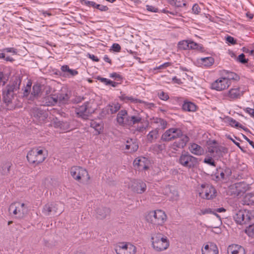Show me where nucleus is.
Returning <instances> with one entry per match:
<instances>
[{
  "label": "nucleus",
  "instance_id": "36",
  "mask_svg": "<svg viewBox=\"0 0 254 254\" xmlns=\"http://www.w3.org/2000/svg\"><path fill=\"white\" fill-rule=\"evenodd\" d=\"M158 134L157 129L152 130L146 136L147 141L149 142H153L158 138Z\"/></svg>",
  "mask_w": 254,
  "mask_h": 254
},
{
  "label": "nucleus",
  "instance_id": "11",
  "mask_svg": "<svg viewBox=\"0 0 254 254\" xmlns=\"http://www.w3.org/2000/svg\"><path fill=\"white\" fill-rule=\"evenodd\" d=\"M182 130L180 128L171 127L166 130L161 136V139L163 141H170L175 140L182 135Z\"/></svg>",
  "mask_w": 254,
  "mask_h": 254
},
{
  "label": "nucleus",
  "instance_id": "48",
  "mask_svg": "<svg viewBox=\"0 0 254 254\" xmlns=\"http://www.w3.org/2000/svg\"><path fill=\"white\" fill-rule=\"evenodd\" d=\"M156 122L158 124H159L160 127L163 129H164L167 127V122L162 119H161V118L157 119Z\"/></svg>",
  "mask_w": 254,
  "mask_h": 254
},
{
  "label": "nucleus",
  "instance_id": "16",
  "mask_svg": "<svg viewBox=\"0 0 254 254\" xmlns=\"http://www.w3.org/2000/svg\"><path fill=\"white\" fill-rule=\"evenodd\" d=\"M128 188L135 192L142 193L146 190V185L141 180H130Z\"/></svg>",
  "mask_w": 254,
  "mask_h": 254
},
{
  "label": "nucleus",
  "instance_id": "46",
  "mask_svg": "<svg viewBox=\"0 0 254 254\" xmlns=\"http://www.w3.org/2000/svg\"><path fill=\"white\" fill-rule=\"evenodd\" d=\"M178 48L180 50L189 49V40H183L178 43Z\"/></svg>",
  "mask_w": 254,
  "mask_h": 254
},
{
  "label": "nucleus",
  "instance_id": "4",
  "mask_svg": "<svg viewBox=\"0 0 254 254\" xmlns=\"http://www.w3.org/2000/svg\"><path fill=\"white\" fill-rule=\"evenodd\" d=\"M95 109L96 105L94 100L90 99L82 105L76 107L75 112L78 117L86 119L90 115L94 112Z\"/></svg>",
  "mask_w": 254,
  "mask_h": 254
},
{
  "label": "nucleus",
  "instance_id": "5",
  "mask_svg": "<svg viewBox=\"0 0 254 254\" xmlns=\"http://www.w3.org/2000/svg\"><path fill=\"white\" fill-rule=\"evenodd\" d=\"M178 162L184 167L191 169L198 165V159L190 154L188 152L184 151L180 155Z\"/></svg>",
  "mask_w": 254,
  "mask_h": 254
},
{
  "label": "nucleus",
  "instance_id": "10",
  "mask_svg": "<svg viewBox=\"0 0 254 254\" xmlns=\"http://www.w3.org/2000/svg\"><path fill=\"white\" fill-rule=\"evenodd\" d=\"M199 196L204 199H213L216 195L215 189L210 184H204L201 186Z\"/></svg>",
  "mask_w": 254,
  "mask_h": 254
},
{
  "label": "nucleus",
  "instance_id": "1",
  "mask_svg": "<svg viewBox=\"0 0 254 254\" xmlns=\"http://www.w3.org/2000/svg\"><path fill=\"white\" fill-rule=\"evenodd\" d=\"M151 245L156 252H162L167 250L170 245L167 237L159 232H153L151 234Z\"/></svg>",
  "mask_w": 254,
  "mask_h": 254
},
{
  "label": "nucleus",
  "instance_id": "34",
  "mask_svg": "<svg viewBox=\"0 0 254 254\" xmlns=\"http://www.w3.org/2000/svg\"><path fill=\"white\" fill-rule=\"evenodd\" d=\"M182 108L183 110L188 112H194L196 109V106L192 102H184Z\"/></svg>",
  "mask_w": 254,
  "mask_h": 254
},
{
  "label": "nucleus",
  "instance_id": "42",
  "mask_svg": "<svg viewBox=\"0 0 254 254\" xmlns=\"http://www.w3.org/2000/svg\"><path fill=\"white\" fill-rule=\"evenodd\" d=\"M167 1L170 4L176 7H182L186 5L183 0H167Z\"/></svg>",
  "mask_w": 254,
  "mask_h": 254
},
{
  "label": "nucleus",
  "instance_id": "9",
  "mask_svg": "<svg viewBox=\"0 0 254 254\" xmlns=\"http://www.w3.org/2000/svg\"><path fill=\"white\" fill-rule=\"evenodd\" d=\"M244 91L240 87L234 86L228 91L223 93V98L230 101L240 99L244 94Z\"/></svg>",
  "mask_w": 254,
  "mask_h": 254
},
{
  "label": "nucleus",
  "instance_id": "51",
  "mask_svg": "<svg viewBox=\"0 0 254 254\" xmlns=\"http://www.w3.org/2000/svg\"><path fill=\"white\" fill-rule=\"evenodd\" d=\"M90 126L92 128H94L96 130H100L101 128V126L98 124L95 121H92L91 122Z\"/></svg>",
  "mask_w": 254,
  "mask_h": 254
},
{
  "label": "nucleus",
  "instance_id": "45",
  "mask_svg": "<svg viewBox=\"0 0 254 254\" xmlns=\"http://www.w3.org/2000/svg\"><path fill=\"white\" fill-rule=\"evenodd\" d=\"M213 156H209L208 154L207 157L204 159L203 162L210 166L216 167V163L213 159Z\"/></svg>",
  "mask_w": 254,
  "mask_h": 254
},
{
  "label": "nucleus",
  "instance_id": "56",
  "mask_svg": "<svg viewBox=\"0 0 254 254\" xmlns=\"http://www.w3.org/2000/svg\"><path fill=\"white\" fill-rule=\"evenodd\" d=\"M44 92L45 93L46 96L51 94L52 93V88L49 86H46L43 89Z\"/></svg>",
  "mask_w": 254,
  "mask_h": 254
},
{
  "label": "nucleus",
  "instance_id": "23",
  "mask_svg": "<svg viewBox=\"0 0 254 254\" xmlns=\"http://www.w3.org/2000/svg\"><path fill=\"white\" fill-rule=\"evenodd\" d=\"M228 254H246L245 249L236 244L230 245L227 249Z\"/></svg>",
  "mask_w": 254,
  "mask_h": 254
},
{
  "label": "nucleus",
  "instance_id": "26",
  "mask_svg": "<svg viewBox=\"0 0 254 254\" xmlns=\"http://www.w3.org/2000/svg\"><path fill=\"white\" fill-rule=\"evenodd\" d=\"M129 116L127 115V113L126 110H121L120 111L117 117V122L121 125H126V120L127 119Z\"/></svg>",
  "mask_w": 254,
  "mask_h": 254
},
{
  "label": "nucleus",
  "instance_id": "37",
  "mask_svg": "<svg viewBox=\"0 0 254 254\" xmlns=\"http://www.w3.org/2000/svg\"><path fill=\"white\" fill-rule=\"evenodd\" d=\"M224 78L229 82H230L231 80L238 81L240 79V76L238 74L229 71H226V76Z\"/></svg>",
  "mask_w": 254,
  "mask_h": 254
},
{
  "label": "nucleus",
  "instance_id": "41",
  "mask_svg": "<svg viewBox=\"0 0 254 254\" xmlns=\"http://www.w3.org/2000/svg\"><path fill=\"white\" fill-rule=\"evenodd\" d=\"M121 108L120 104L118 103H113L108 106V111L111 113L114 114L117 112Z\"/></svg>",
  "mask_w": 254,
  "mask_h": 254
},
{
  "label": "nucleus",
  "instance_id": "38",
  "mask_svg": "<svg viewBox=\"0 0 254 254\" xmlns=\"http://www.w3.org/2000/svg\"><path fill=\"white\" fill-rule=\"evenodd\" d=\"M228 152V149L226 147L222 146L217 145L216 154L213 156V158H219Z\"/></svg>",
  "mask_w": 254,
  "mask_h": 254
},
{
  "label": "nucleus",
  "instance_id": "18",
  "mask_svg": "<svg viewBox=\"0 0 254 254\" xmlns=\"http://www.w3.org/2000/svg\"><path fill=\"white\" fill-rule=\"evenodd\" d=\"M171 144V148L175 150H178L179 149L184 148L187 143L189 141L190 138L186 134L182 132V135H180L177 139Z\"/></svg>",
  "mask_w": 254,
  "mask_h": 254
},
{
  "label": "nucleus",
  "instance_id": "62",
  "mask_svg": "<svg viewBox=\"0 0 254 254\" xmlns=\"http://www.w3.org/2000/svg\"><path fill=\"white\" fill-rule=\"evenodd\" d=\"M84 100V98L81 96H78L75 98V99L73 100V102L75 103H78L81 102L83 100Z\"/></svg>",
  "mask_w": 254,
  "mask_h": 254
},
{
  "label": "nucleus",
  "instance_id": "31",
  "mask_svg": "<svg viewBox=\"0 0 254 254\" xmlns=\"http://www.w3.org/2000/svg\"><path fill=\"white\" fill-rule=\"evenodd\" d=\"M199 62L202 65L209 67L214 64V60L211 57L201 58L199 60Z\"/></svg>",
  "mask_w": 254,
  "mask_h": 254
},
{
  "label": "nucleus",
  "instance_id": "27",
  "mask_svg": "<svg viewBox=\"0 0 254 254\" xmlns=\"http://www.w3.org/2000/svg\"><path fill=\"white\" fill-rule=\"evenodd\" d=\"M84 3L87 6L98 9L101 11H107L109 9L106 5L97 4L92 1L85 0Z\"/></svg>",
  "mask_w": 254,
  "mask_h": 254
},
{
  "label": "nucleus",
  "instance_id": "20",
  "mask_svg": "<svg viewBox=\"0 0 254 254\" xmlns=\"http://www.w3.org/2000/svg\"><path fill=\"white\" fill-rule=\"evenodd\" d=\"M149 161L145 157H140L136 158L133 162V166L138 170H147L148 168Z\"/></svg>",
  "mask_w": 254,
  "mask_h": 254
},
{
  "label": "nucleus",
  "instance_id": "50",
  "mask_svg": "<svg viewBox=\"0 0 254 254\" xmlns=\"http://www.w3.org/2000/svg\"><path fill=\"white\" fill-rule=\"evenodd\" d=\"M199 47L196 43L189 40V49H198Z\"/></svg>",
  "mask_w": 254,
  "mask_h": 254
},
{
  "label": "nucleus",
  "instance_id": "3",
  "mask_svg": "<svg viewBox=\"0 0 254 254\" xmlns=\"http://www.w3.org/2000/svg\"><path fill=\"white\" fill-rule=\"evenodd\" d=\"M146 220L156 226H163L167 220V216L162 210L156 209L150 211L146 216Z\"/></svg>",
  "mask_w": 254,
  "mask_h": 254
},
{
  "label": "nucleus",
  "instance_id": "33",
  "mask_svg": "<svg viewBox=\"0 0 254 254\" xmlns=\"http://www.w3.org/2000/svg\"><path fill=\"white\" fill-rule=\"evenodd\" d=\"M217 145H218L217 144V142L215 140H213L208 144L207 151L210 153L209 156L213 157L215 154H216Z\"/></svg>",
  "mask_w": 254,
  "mask_h": 254
},
{
  "label": "nucleus",
  "instance_id": "49",
  "mask_svg": "<svg viewBox=\"0 0 254 254\" xmlns=\"http://www.w3.org/2000/svg\"><path fill=\"white\" fill-rule=\"evenodd\" d=\"M159 98L162 100L166 101L169 98V96L167 93L164 91H161L158 93Z\"/></svg>",
  "mask_w": 254,
  "mask_h": 254
},
{
  "label": "nucleus",
  "instance_id": "60",
  "mask_svg": "<svg viewBox=\"0 0 254 254\" xmlns=\"http://www.w3.org/2000/svg\"><path fill=\"white\" fill-rule=\"evenodd\" d=\"M146 7V9L149 11L153 12H157L158 11V8L155 7L152 5H147Z\"/></svg>",
  "mask_w": 254,
  "mask_h": 254
},
{
  "label": "nucleus",
  "instance_id": "21",
  "mask_svg": "<svg viewBox=\"0 0 254 254\" xmlns=\"http://www.w3.org/2000/svg\"><path fill=\"white\" fill-rule=\"evenodd\" d=\"M42 212L46 215H49L51 213L55 214L57 212L61 213L62 210L58 211V204L56 203H47L43 207Z\"/></svg>",
  "mask_w": 254,
  "mask_h": 254
},
{
  "label": "nucleus",
  "instance_id": "58",
  "mask_svg": "<svg viewBox=\"0 0 254 254\" xmlns=\"http://www.w3.org/2000/svg\"><path fill=\"white\" fill-rule=\"evenodd\" d=\"M226 40L228 43L232 45H235L236 44V40L232 36H228L226 37Z\"/></svg>",
  "mask_w": 254,
  "mask_h": 254
},
{
  "label": "nucleus",
  "instance_id": "59",
  "mask_svg": "<svg viewBox=\"0 0 254 254\" xmlns=\"http://www.w3.org/2000/svg\"><path fill=\"white\" fill-rule=\"evenodd\" d=\"M110 77L113 78H114L115 79L119 80L122 79L121 76L116 73V72H113L110 74Z\"/></svg>",
  "mask_w": 254,
  "mask_h": 254
},
{
  "label": "nucleus",
  "instance_id": "63",
  "mask_svg": "<svg viewBox=\"0 0 254 254\" xmlns=\"http://www.w3.org/2000/svg\"><path fill=\"white\" fill-rule=\"evenodd\" d=\"M30 88H31V84H30L29 86H28V87H25V90L23 92V95L24 96H28V95L29 93V91L30 90Z\"/></svg>",
  "mask_w": 254,
  "mask_h": 254
},
{
  "label": "nucleus",
  "instance_id": "25",
  "mask_svg": "<svg viewBox=\"0 0 254 254\" xmlns=\"http://www.w3.org/2000/svg\"><path fill=\"white\" fill-rule=\"evenodd\" d=\"M58 102V97L57 95L51 94L46 96L43 100L44 105L50 106H54Z\"/></svg>",
  "mask_w": 254,
  "mask_h": 254
},
{
  "label": "nucleus",
  "instance_id": "30",
  "mask_svg": "<svg viewBox=\"0 0 254 254\" xmlns=\"http://www.w3.org/2000/svg\"><path fill=\"white\" fill-rule=\"evenodd\" d=\"M241 203L243 205H254V195L251 193L246 194L243 197Z\"/></svg>",
  "mask_w": 254,
  "mask_h": 254
},
{
  "label": "nucleus",
  "instance_id": "17",
  "mask_svg": "<svg viewBox=\"0 0 254 254\" xmlns=\"http://www.w3.org/2000/svg\"><path fill=\"white\" fill-rule=\"evenodd\" d=\"M171 144V148L175 150H178L179 149L184 148L187 143L189 141L190 138L186 134L182 132V135H180L177 139Z\"/></svg>",
  "mask_w": 254,
  "mask_h": 254
},
{
  "label": "nucleus",
  "instance_id": "15",
  "mask_svg": "<svg viewBox=\"0 0 254 254\" xmlns=\"http://www.w3.org/2000/svg\"><path fill=\"white\" fill-rule=\"evenodd\" d=\"M230 85L231 82L227 81L224 77H221L211 83V88L217 91H221L227 89Z\"/></svg>",
  "mask_w": 254,
  "mask_h": 254
},
{
  "label": "nucleus",
  "instance_id": "29",
  "mask_svg": "<svg viewBox=\"0 0 254 254\" xmlns=\"http://www.w3.org/2000/svg\"><path fill=\"white\" fill-rule=\"evenodd\" d=\"M61 69L62 72L66 73L65 76H74L78 74V71L75 69H70L67 65L62 66Z\"/></svg>",
  "mask_w": 254,
  "mask_h": 254
},
{
  "label": "nucleus",
  "instance_id": "47",
  "mask_svg": "<svg viewBox=\"0 0 254 254\" xmlns=\"http://www.w3.org/2000/svg\"><path fill=\"white\" fill-rule=\"evenodd\" d=\"M228 122L232 127L243 128V126L232 118L228 119Z\"/></svg>",
  "mask_w": 254,
  "mask_h": 254
},
{
  "label": "nucleus",
  "instance_id": "6",
  "mask_svg": "<svg viewBox=\"0 0 254 254\" xmlns=\"http://www.w3.org/2000/svg\"><path fill=\"white\" fill-rule=\"evenodd\" d=\"M28 208L24 203L14 202L12 203L8 208L10 214H12L18 219L25 217L27 212Z\"/></svg>",
  "mask_w": 254,
  "mask_h": 254
},
{
  "label": "nucleus",
  "instance_id": "8",
  "mask_svg": "<svg viewBox=\"0 0 254 254\" xmlns=\"http://www.w3.org/2000/svg\"><path fill=\"white\" fill-rule=\"evenodd\" d=\"M72 177L77 181L81 180L89 181L90 177L87 170L79 166H73L70 170Z\"/></svg>",
  "mask_w": 254,
  "mask_h": 254
},
{
  "label": "nucleus",
  "instance_id": "61",
  "mask_svg": "<svg viewBox=\"0 0 254 254\" xmlns=\"http://www.w3.org/2000/svg\"><path fill=\"white\" fill-rule=\"evenodd\" d=\"M5 83V79L4 74L2 72H0V85L2 84L4 85Z\"/></svg>",
  "mask_w": 254,
  "mask_h": 254
},
{
  "label": "nucleus",
  "instance_id": "19",
  "mask_svg": "<svg viewBox=\"0 0 254 254\" xmlns=\"http://www.w3.org/2000/svg\"><path fill=\"white\" fill-rule=\"evenodd\" d=\"M31 115L35 118V120L38 121L39 123L44 122L47 118L48 115L46 112L40 109L38 107L32 108L30 110Z\"/></svg>",
  "mask_w": 254,
  "mask_h": 254
},
{
  "label": "nucleus",
  "instance_id": "53",
  "mask_svg": "<svg viewBox=\"0 0 254 254\" xmlns=\"http://www.w3.org/2000/svg\"><path fill=\"white\" fill-rule=\"evenodd\" d=\"M238 61L242 64L248 63V60L245 59V56L244 54H241L238 57Z\"/></svg>",
  "mask_w": 254,
  "mask_h": 254
},
{
  "label": "nucleus",
  "instance_id": "57",
  "mask_svg": "<svg viewBox=\"0 0 254 254\" xmlns=\"http://www.w3.org/2000/svg\"><path fill=\"white\" fill-rule=\"evenodd\" d=\"M112 49L116 52H119L120 51L121 47L120 45L118 43H114L112 46Z\"/></svg>",
  "mask_w": 254,
  "mask_h": 254
},
{
  "label": "nucleus",
  "instance_id": "55",
  "mask_svg": "<svg viewBox=\"0 0 254 254\" xmlns=\"http://www.w3.org/2000/svg\"><path fill=\"white\" fill-rule=\"evenodd\" d=\"M3 52L11 53L13 55L17 54V50L14 48H6L2 50Z\"/></svg>",
  "mask_w": 254,
  "mask_h": 254
},
{
  "label": "nucleus",
  "instance_id": "24",
  "mask_svg": "<svg viewBox=\"0 0 254 254\" xmlns=\"http://www.w3.org/2000/svg\"><path fill=\"white\" fill-rule=\"evenodd\" d=\"M189 149L190 151L193 154L196 156H201L204 154V149L200 145L196 143H191Z\"/></svg>",
  "mask_w": 254,
  "mask_h": 254
},
{
  "label": "nucleus",
  "instance_id": "32",
  "mask_svg": "<svg viewBox=\"0 0 254 254\" xmlns=\"http://www.w3.org/2000/svg\"><path fill=\"white\" fill-rule=\"evenodd\" d=\"M141 119L142 118L139 115L129 116L126 120V125L132 126L140 122Z\"/></svg>",
  "mask_w": 254,
  "mask_h": 254
},
{
  "label": "nucleus",
  "instance_id": "35",
  "mask_svg": "<svg viewBox=\"0 0 254 254\" xmlns=\"http://www.w3.org/2000/svg\"><path fill=\"white\" fill-rule=\"evenodd\" d=\"M98 217L100 218H104L110 213V209L106 207H100L97 209Z\"/></svg>",
  "mask_w": 254,
  "mask_h": 254
},
{
  "label": "nucleus",
  "instance_id": "14",
  "mask_svg": "<svg viewBox=\"0 0 254 254\" xmlns=\"http://www.w3.org/2000/svg\"><path fill=\"white\" fill-rule=\"evenodd\" d=\"M251 218V213L247 210H239L234 216L235 221L240 225L248 223Z\"/></svg>",
  "mask_w": 254,
  "mask_h": 254
},
{
  "label": "nucleus",
  "instance_id": "43",
  "mask_svg": "<svg viewBox=\"0 0 254 254\" xmlns=\"http://www.w3.org/2000/svg\"><path fill=\"white\" fill-rule=\"evenodd\" d=\"M11 165L12 164L10 162L6 163L3 165L2 170V174L3 175H7L9 174Z\"/></svg>",
  "mask_w": 254,
  "mask_h": 254
},
{
  "label": "nucleus",
  "instance_id": "52",
  "mask_svg": "<svg viewBox=\"0 0 254 254\" xmlns=\"http://www.w3.org/2000/svg\"><path fill=\"white\" fill-rule=\"evenodd\" d=\"M97 80H98L99 81H100V82H101L102 83H104V84H105L106 85H109L110 84V83L111 82H110L111 80H110L108 78H106L98 76L97 77Z\"/></svg>",
  "mask_w": 254,
  "mask_h": 254
},
{
  "label": "nucleus",
  "instance_id": "13",
  "mask_svg": "<svg viewBox=\"0 0 254 254\" xmlns=\"http://www.w3.org/2000/svg\"><path fill=\"white\" fill-rule=\"evenodd\" d=\"M119 98L121 100L123 101L126 103H131L136 105L142 104L144 107L147 108H152L155 106L154 104L153 103H148L139 99L134 98L132 96H127L125 94H121Z\"/></svg>",
  "mask_w": 254,
  "mask_h": 254
},
{
  "label": "nucleus",
  "instance_id": "39",
  "mask_svg": "<svg viewBox=\"0 0 254 254\" xmlns=\"http://www.w3.org/2000/svg\"><path fill=\"white\" fill-rule=\"evenodd\" d=\"M58 97V102L60 103L66 104L68 101L69 95L67 93H63L59 94L57 95Z\"/></svg>",
  "mask_w": 254,
  "mask_h": 254
},
{
  "label": "nucleus",
  "instance_id": "2",
  "mask_svg": "<svg viewBox=\"0 0 254 254\" xmlns=\"http://www.w3.org/2000/svg\"><path fill=\"white\" fill-rule=\"evenodd\" d=\"M20 83L21 80L16 77L6 85L2 93L3 100L5 103L8 104L11 103L15 92L19 89Z\"/></svg>",
  "mask_w": 254,
  "mask_h": 254
},
{
  "label": "nucleus",
  "instance_id": "12",
  "mask_svg": "<svg viewBox=\"0 0 254 254\" xmlns=\"http://www.w3.org/2000/svg\"><path fill=\"white\" fill-rule=\"evenodd\" d=\"M117 254H135L136 253L135 247L127 243H120L115 248Z\"/></svg>",
  "mask_w": 254,
  "mask_h": 254
},
{
  "label": "nucleus",
  "instance_id": "7",
  "mask_svg": "<svg viewBox=\"0 0 254 254\" xmlns=\"http://www.w3.org/2000/svg\"><path fill=\"white\" fill-rule=\"evenodd\" d=\"M27 159L30 163L38 165L45 160L46 156L43 153V149H33L28 152Z\"/></svg>",
  "mask_w": 254,
  "mask_h": 254
},
{
  "label": "nucleus",
  "instance_id": "64",
  "mask_svg": "<svg viewBox=\"0 0 254 254\" xmlns=\"http://www.w3.org/2000/svg\"><path fill=\"white\" fill-rule=\"evenodd\" d=\"M246 112L248 113L250 115H251L252 117L254 114V109L250 108H247Z\"/></svg>",
  "mask_w": 254,
  "mask_h": 254
},
{
  "label": "nucleus",
  "instance_id": "54",
  "mask_svg": "<svg viewBox=\"0 0 254 254\" xmlns=\"http://www.w3.org/2000/svg\"><path fill=\"white\" fill-rule=\"evenodd\" d=\"M192 11L194 14H198L200 12V8L197 4L195 3L192 6Z\"/></svg>",
  "mask_w": 254,
  "mask_h": 254
},
{
  "label": "nucleus",
  "instance_id": "28",
  "mask_svg": "<svg viewBox=\"0 0 254 254\" xmlns=\"http://www.w3.org/2000/svg\"><path fill=\"white\" fill-rule=\"evenodd\" d=\"M138 148V145L137 143L133 141L132 139H128L127 141V144L126 145V149L128 150L129 152H134L136 151Z\"/></svg>",
  "mask_w": 254,
  "mask_h": 254
},
{
  "label": "nucleus",
  "instance_id": "44",
  "mask_svg": "<svg viewBox=\"0 0 254 254\" xmlns=\"http://www.w3.org/2000/svg\"><path fill=\"white\" fill-rule=\"evenodd\" d=\"M245 233L250 237L254 238V223L249 225L245 229Z\"/></svg>",
  "mask_w": 254,
  "mask_h": 254
},
{
  "label": "nucleus",
  "instance_id": "40",
  "mask_svg": "<svg viewBox=\"0 0 254 254\" xmlns=\"http://www.w3.org/2000/svg\"><path fill=\"white\" fill-rule=\"evenodd\" d=\"M42 86L39 84H35L32 87L31 94L34 97H37L41 92Z\"/></svg>",
  "mask_w": 254,
  "mask_h": 254
},
{
  "label": "nucleus",
  "instance_id": "22",
  "mask_svg": "<svg viewBox=\"0 0 254 254\" xmlns=\"http://www.w3.org/2000/svg\"><path fill=\"white\" fill-rule=\"evenodd\" d=\"M201 251L202 254H218L219 253L217 246L212 243L206 245Z\"/></svg>",
  "mask_w": 254,
  "mask_h": 254
}]
</instances>
